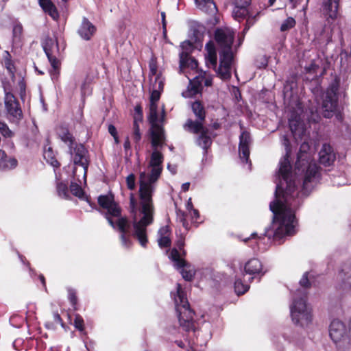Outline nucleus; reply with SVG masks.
I'll return each instance as SVG.
<instances>
[{
  "label": "nucleus",
  "instance_id": "nucleus-1",
  "mask_svg": "<svg viewBox=\"0 0 351 351\" xmlns=\"http://www.w3.org/2000/svg\"><path fill=\"white\" fill-rule=\"evenodd\" d=\"M286 154L280 162L279 183L276 189V199L269 204L274 214L271 230L266 231V236L279 241L287 235L295 233V219L294 210L301 204V198L293 178L291 166L289 160L290 151L289 140L283 136Z\"/></svg>",
  "mask_w": 351,
  "mask_h": 351
},
{
  "label": "nucleus",
  "instance_id": "nucleus-2",
  "mask_svg": "<svg viewBox=\"0 0 351 351\" xmlns=\"http://www.w3.org/2000/svg\"><path fill=\"white\" fill-rule=\"evenodd\" d=\"M165 139L164 130H162V136L158 144L155 146L152 144L154 151L151 154L148 165L151 168V171L150 173L143 171L139 175L140 212L143 216L139 221H137L136 217L134 218L132 228L126 218L121 217L117 220V226L122 233L121 239L125 247H129L130 245V240L125 236V234L130 232L141 246L145 247L147 243L146 228L153 222L154 212L152 196L156 189V182L162 171L163 155L157 149L163 145Z\"/></svg>",
  "mask_w": 351,
  "mask_h": 351
},
{
  "label": "nucleus",
  "instance_id": "nucleus-3",
  "mask_svg": "<svg viewBox=\"0 0 351 351\" xmlns=\"http://www.w3.org/2000/svg\"><path fill=\"white\" fill-rule=\"evenodd\" d=\"M234 33L230 28H217L215 32V40L219 49V66L218 75L223 80L231 77V65L233 60L232 46Z\"/></svg>",
  "mask_w": 351,
  "mask_h": 351
},
{
  "label": "nucleus",
  "instance_id": "nucleus-4",
  "mask_svg": "<svg viewBox=\"0 0 351 351\" xmlns=\"http://www.w3.org/2000/svg\"><path fill=\"white\" fill-rule=\"evenodd\" d=\"M191 108L197 120L188 119L184 124V128L189 132L197 134V144L206 150L212 143L213 134L210 132V129L205 127L203 123L205 120L204 108L199 101L193 102Z\"/></svg>",
  "mask_w": 351,
  "mask_h": 351
},
{
  "label": "nucleus",
  "instance_id": "nucleus-5",
  "mask_svg": "<svg viewBox=\"0 0 351 351\" xmlns=\"http://www.w3.org/2000/svg\"><path fill=\"white\" fill-rule=\"evenodd\" d=\"M309 149L310 145L308 143H302L295 162V167L298 169L303 171L307 167L302 187V193L305 195L309 194L319 178V167L311 160L310 155L308 154Z\"/></svg>",
  "mask_w": 351,
  "mask_h": 351
},
{
  "label": "nucleus",
  "instance_id": "nucleus-6",
  "mask_svg": "<svg viewBox=\"0 0 351 351\" xmlns=\"http://www.w3.org/2000/svg\"><path fill=\"white\" fill-rule=\"evenodd\" d=\"M153 90L150 97L149 113L148 120L151 124V136L152 143L154 146L158 144L162 136V130L163 128L159 125V117L157 112L156 102L159 100L160 91L163 89V82L158 77H156L155 81L152 84Z\"/></svg>",
  "mask_w": 351,
  "mask_h": 351
},
{
  "label": "nucleus",
  "instance_id": "nucleus-7",
  "mask_svg": "<svg viewBox=\"0 0 351 351\" xmlns=\"http://www.w3.org/2000/svg\"><path fill=\"white\" fill-rule=\"evenodd\" d=\"M174 300L180 326L186 331L195 330L194 312L191 309L186 293L180 284L177 285V292Z\"/></svg>",
  "mask_w": 351,
  "mask_h": 351
},
{
  "label": "nucleus",
  "instance_id": "nucleus-8",
  "mask_svg": "<svg viewBox=\"0 0 351 351\" xmlns=\"http://www.w3.org/2000/svg\"><path fill=\"white\" fill-rule=\"evenodd\" d=\"M291 315L294 324L302 327L308 326L312 320L311 311L306 306L303 298L298 301L294 299L291 306Z\"/></svg>",
  "mask_w": 351,
  "mask_h": 351
},
{
  "label": "nucleus",
  "instance_id": "nucleus-9",
  "mask_svg": "<svg viewBox=\"0 0 351 351\" xmlns=\"http://www.w3.org/2000/svg\"><path fill=\"white\" fill-rule=\"evenodd\" d=\"M43 47L53 69L51 71L52 79L58 78L60 63L56 58V56L59 52L57 40L56 39L47 37L43 42Z\"/></svg>",
  "mask_w": 351,
  "mask_h": 351
},
{
  "label": "nucleus",
  "instance_id": "nucleus-10",
  "mask_svg": "<svg viewBox=\"0 0 351 351\" xmlns=\"http://www.w3.org/2000/svg\"><path fill=\"white\" fill-rule=\"evenodd\" d=\"M339 85L333 83L326 91L322 101L323 114L326 118H330L337 111L338 106L337 92Z\"/></svg>",
  "mask_w": 351,
  "mask_h": 351
},
{
  "label": "nucleus",
  "instance_id": "nucleus-11",
  "mask_svg": "<svg viewBox=\"0 0 351 351\" xmlns=\"http://www.w3.org/2000/svg\"><path fill=\"white\" fill-rule=\"evenodd\" d=\"M314 38L313 43L315 46H326L332 40V29L327 23H315L313 25Z\"/></svg>",
  "mask_w": 351,
  "mask_h": 351
},
{
  "label": "nucleus",
  "instance_id": "nucleus-12",
  "mask_svg": "<svg viewBox=\"0 0 351 351\" xmlns=\"http://www.w3.org/2000/svg\"><path fill=\"white\" fill-rule=\"evenodd\" d=\"M73 163L75 165L80 166L83 168L84 176L86 175L89 165L88 151L82 144H75L69 149Z\"/></svg>",
  "mask_w": 351,
  "mask_h": 351
},
{
  "label": "nucleus",
  "instance_id": "nucleus-13",
  "mask_svg": "<svg viewBox=\"0 0 351 351\" xmlns=\"http://www.w3.org/2000/svg\"><path fill=\"white\" fill-rule=\"evenodd\" d=\"M170 258L175 263V266L177 268H182L180 273L183 278L187 281L191 280L195 275V271L190 268V265L184 259L180 258L178 249L173 248L171 250Z\"/></svg>",
  "mask_w": 351,
  "mask_h": 351
},
{
  "label": "nucleus",
  "instance_id": "nucleus-14",
  "mask_svg": "<svg viewBox=\"0 0 351 351\" xmlns=\"http://www.w3.org/2000/svg\"><path fill=\"white\" fill-rule=\"evenodd\" d=\"M204 84L206 86L212 85V78L202 76L196 77L193 81H191L188 87V91L184 93L186 97H193L199 93L202 90V84Z\"/></svg>",
  "mask_w": 351,
  "mask_h": 351
},
{
  "label": "nucleus",
  "instance_id": "nucleus-15",
  "mask_svg": "<svg viewBox=\"0 0 351 351\" xmlns=\"http://www.w3.org/2000/svg\"><path fill=\"white\" fill-rule=\"evenodd\" d=\"M290 130L295 140L302 139L306 130L299 115L292 113L289 119Z\"/></svg>",
  "mask_w": 351,
  "mask_h": 351
},
{
  "label": "nucleus",
  "instance_id": "nucleus-16",
  "mask_svg": "<svg viewBox=\"0 0 351 351\" xmlns=\"http://www.w3.org/2000/svg\"><path fill=\"white\" fill-rule=\"evenodd\" d=\"M346 327L343 323L338 319H334L329 327V335L332 340L337 344L344 339Z\"/></svg>",
  "mask_w": 351,
  "mask_h": 351
},
{
  "label": "nucleus",
  "instance_id": "nucleus-17",
  "mask_svg": "<svg viewBox=\"0 0 351 351\" xmlns=\"http://www.w3.org/2000/svg\"><path fill=\"white\" fill-rule=\"evenodd\" d=\"M99 204L104 208L106 209L108 214L118 217L121 210L117 204L114 202L112 195H101L98 197Z\"/></svg>",
  "mask_w": 351,
  "mask_h": 351
},
{
  "label": "nucleus",
  "instance_id": "nucleus-18",
  "mask_svg": "<svg viewBox=\"0 0 351 351\" xmlns=\"http://www.w3.org/2000/svg\"><path fill=\"white\" fill-rule=\"evenodd\" d=\"M5 106L8 112L11 116L15 118H20L21 117L22 111L19 108V104L14 95L10 92L5 91Z\"/></svg>",
  "mask_w": 351,
  "mask_h": 351
},
{
  "label": "nucleus",
  "instance_id": "nucleus-19",
  "mask_svg": "<svg viewBox=\"0 0 351 351\" xmlns=\"http://www.w3.org/2000/svg\"><path fill=\"white\" fill-rule=\"evenodd\" d=\"M251 0H234V8L232 10V16L240 21L249 14V5Z\"/></svg>",
  "mask_w": 351,
  "mask_h": 351
},
{
  "label": "nucleus",
  "instance_id": "nucleus-20",
  "mask_svg": "<svg viewBox=\"0 0 351 351\" xmlns=\"http://www.w3.org/2000/svg\"><path fill=\"white\" fill-rule=\"evenodd\" d=\"M240 142H239V156L241 160L244 162H247L249 156H250V149L249 146L251 143V138L250 133L246 131L242 132L240 135Z\"/></svg>",
  "mask_w": 351,
  "mask_h": 351
},
{
  "label": "nucleus",
  "instance_id": "nucleus-21",
  "mask_svg": "<svg viewBox=\"0 0 351 351\" xmlns=\"http://www.w3.org/2000/svg\"><path fill=\"white\" fill-rule=\"evenodd\" d=\"M96 32L95 26L88 19L84 17L81 25L78 29L80 37L86 40H89Z\"/></svg>",
  "mask_w": 351,
  "mask_h": 351
},
{
  "label": "nucleus",
  "instance_id": "nucleus-22",
  "mask_svg": "<svg viewBox=\"0 0 351 351\" xmlns=\"http://www.w3.org/2000/svg\"><path fill=\"white\" fill-rule=\"evenodd\" d=\"M319 162L327 167L331 165L335 160V155L330 145L324 144L319 153Z\"/></svg>",
  "mask_w": 351,
  "mask_h": 351
},
{
  "label": "nucleus",
  "instance_id": "nucleus-23",
  "mask_svg": "<svg viewBox=\"0 0 351 351\" xmlns=\"http://www.w3.org/2000/svg\"><path fill=\"white\" fill-rule=\"evenodd\" d=\"M323 14L331 19H335L337 15L338 0H323Z\"/></svg>",
  "mask_w": 351,
  "mask_h": 351
},
{
  "label": "nucleus",
  "instance_id": "nucleus-24",
  "mask_svg": "<svg viewBox=\"0 0 351 351\" xmlns=\"http://www.w3.org/2000/svg\"><path fill=\"white\" fill-rule=\"evenodd\" d=\"M57 134L61 141L69 147V149L76 144L75 143V138L66 128L63 126L59 127L57 130Z\"/></svg>",
  "mask_w": 351,
  "mask_h": 351
},
{
  "label": "nucleus",
  "instance_id": "nucleus-25",
  "mask_svg": "<svg viewBox=\"0 0 351 351\" xmlns=\"http://www.w3.org/2000/svg\"><path fill=\"white\" fill-rule=\"evenodd\" d=\"M340 277L343 282V289L351 293V265H346L343 266Z\"/></svg>",
  "mask_w": 351,
  "mask_h": 351
},
{
  "label": "nucleus",
  "instance_id": "nucleus-26",
  "mask_svg": "<svg viewBox=\"0 0 351 351\" xmlns=\"http://www.w3.org/2000/svg\"><path fill=\"white\" fill-rule=\"evenodd\" d=\"M263 265L256 258L250 260L245 265V271L250 275L258 274L262 271Z\"/></svg>",
  "mask_w": 351,
  "mask_h": 351
},
{
  "label": "nucleus",
  "instance_id": "nucleus-27",
  "mask_svg": "<svg viewBox=\"0 0 351 351\" xmlns=\"http://www.w3.org/2000/svg\"><path fill=\"white\" fill-rule=\"evenodd\" d=\"M180 65L181 69L186 67L195 69L197 67V62L189 56L187 52L182 51L180 54Z\"/></svg>",
  "mask_w": 351,
  "mask_h": 351
},
{
  "label": "nucleus",
  "instance_id": "nucleus-28",
  "mask_svg": "<svg viewBox=\"0 0 351 351\" xmlns=\"http://www.w3.org/2000/svg\"><path fill=\"white\" fill-rule=\"evenodd\" d=\"M40 5L45 12H47L53 19L58 18L56 6L50 0H39Z\"/></svg>",
  "mask_w": 351,
  "mask_h": 351
},
{
  "label": "nucleus",
  "instance_id": "nucleus-29",
  "mask_svg": "<svg viewBox=\"0 0 351 351\" xmlns=\"http://www.w3.org/2000/svg\"><path fill=\"white\" fill-rule=\"evenodd\" d=\"M195 3L198 8L205 12L213 14L217 10L213 0H195Z\"/></svg>",
  "mask_w": 351,
  "mask_h": 351
},
{
  "label": "nucleus",
  "instance_id": "nucleus-30",
  "mask_svg": "<svg viewBox=\"0 0 351 351\" xmlns=\"http://www.w3.org/2000/svg\"><path fill=\"white\" fill-rule=\"evenodd\" d=\"M207 56L206 57V64L208 66H212L215 69L217 66V53L215 49L213 46L209 47L207 45Z\"/></svg>",
  "mask_w": 351,
  "mask_h": 351
},
{
  "label": "nucleus",
  "instance_id": "nucleus-31",
  "mask_svg": "<svg viewBox=\"0 0 351 351\" xmlns=\"http://www.w3.org/2000/svg\"><path fill=\"white\" fill-rule=\"evenodd\" d=\"M43 156L45 159L53 167H57L60 165L58 160L55 158L53 150L51 147L45 149Z\"/></svg>",
  "mask_w": 351,
  "mask_h": 351
},
{
  "label": "nucleus",
  "instance_id": "nucleus-32",
  "mask_svg": "<svg viewBox=\"0 0 351 351\" xmlns=\"http://www.w3.org/2000/svg\"><path fill=\"white\" fill-rule=\"evenodd\" d=\"M17 160L14 158H8L7 156L4 160L0 161V169L7 170L15 168Z\"/></svg>",
  "mask_w": 351,
  "mask_h": 351
},
{
  "label": "nucleus",
  "instance_id": "nucleus-33",
  "mask_svg": "<svg viewBox=\"0 0 351 351\" xmlns=\"http://www.w3.org/2000/svg\"><path fill=\"white\" fill-rule=\"evenodd\" d=\"M12 33L14 42L16 43H19L23 33L22 25L21 24H16L13 27Z\"/></svg>",
  "mask_w": 351,
  "mask_h": 351
},
{
  "label": "nucleus",
  "instance_id": "nucleus-34",
  "mask_svg": "<svg viewBox=\"0 0 351 351\" xmlns=\"http://www.w3.org/2000/svg\"><path fill=\"white\" fill-rule=\"evenodd\" d=\"M295 25V21L292 17H288L285 21H283L280 26V31L285 32L293 28Z\"/></svg>",
  "mask_w": 351,
  "mask_h": 351
},
{
  "label": "nucleus",
  "instance_id": "nucleus-35",
  "mask_svg": "<svg viewBox=\"0 0 351 351\" xmlns=\"http://www.w3.org/2000/svg\"><path fill=\"white\" fill-rule=\"evenodd\" d=\"M235 291L238 295L245 293L249 289L247 285H244L241 280H237L234 282Z\"/></svg>",
  "mask_w": 351,
  "mask_h": 351
},
{
  "label": "nucleus",
  "instance_id": "nucleus-36",
  "mask_svg": "<svg viewBox=\"0 0 351 351\" xmlns=\"http://www.w3.org/2000/svg\"><path fill=\"white\" fill-rule=\"evenodd\" d=\"M258 15V13H257L256 15H253L252 14H251L250 10H249V14L246 15V16L244 18H247L245 27L243 30L244 32L247 31L250 28V27L255 23Z\"/></svg>",
  "mask_w": 351,
  "mask_h": 351
},
{
  "label": "nucleus",
  "instance_id": "nucleus-37",
  "mask_svg": "<svg viewBox=\"0 0 351 351\" xmlns=\"http://www.w3.org/2000/svg\"><path fill=\"white\" fill-rule=\"evenodd\" d=\"M57 192L59 196L66 197L68 196L67 185L63 182L57 184Z\"/></svg>",
  "mask_w": 351,
  "mask_h": 351
},
{
  "label": "nucleus",
  "instance_id": "nucleus-38",
  "mask_svg": "<svg viewBox=\"0 0 351 351\" xmlns=\"http://www.w3.org/2000/svg\"><path fill=\"white\" fill-rule=\"evenodd\" d=\"M70 191L74 195L79 197H82L84 195V191H82L81 186L76 183L71 184Z\"/></svg>",
  "mask_w": 351,
  "mask_h": 351
},
{
  "label": "nucleus",
  "instance_id": "nucleus-39",
  "mask_svg": "<svg viewBox=\"0 0 351 351\" xmlns=\"http://www.w3.org/2000/svg\"><path fill=\"white\" fill-rule=\"evenodd\" d=\"M158 243L160 247H170L171 241L169 237H158Z\"/></svg>",
  "mask_w": 351,
  "mask_h": 351
},
{
  "label": "nucleus",
  "instance_id": "nucleus-40",
  "mask_svg": "<svg viewBox=\"0 0 351 351\" xmlns=\"http://www.w3.org/2000/svg\"><path fill=\"white\" fill-rule=\"evenodd\" d=\"M0 132L5 137H11L12 136V131L9 129L6 123L0 122Z\"/></svg>",
  "mask_w": 351,
  "mask_h": 351
},
{
  "label": "nucleus",
  "instance_id": "nucleus-41",
  "mask_svg": "<svg viewBox=\"0 0 351 351\" xmlns=\"http://www.w3.org/2000/svg\"><path fill=\"white\" fill-rule=\"evenodd\" d=\"M127 186L129 189L133 190L135 188V176L130 174L126 178Z\"/></svg>",
  "mask_w": 351,
  "mask_h": 351
},
{
  "label": "nucleus",
  "instance_id": "nucleus-42",
  "mask_svg": "<svg viewBox=\"0 0 351 351\" xmlns=\"http://www.w3.org/2000/svg\"><path fill=\"white\" fill-rule=\"evenodd\" d=\"M74 325L75 328H77L78 330L81 331L84 330V321L79 315H77L75 316V318L74 319Z\"/></svg>",
  "mask_w": 351,
  "mask_h": 351
},
{
  "label": "nucleus",
  "instance_id": "nucleus-43",
  "mask_svg": "<svg viewBox=\"0 0 351 351\" xmlns=\"http://www.w3.org/2000/svg\"><path fill=\"white\" fill-rule=\"evenodd\" d=\"M307 276H308V273L307 272L304 273V275L302 276V278L300 280V285H301V287H302L303 288H305V289L308 288L311 286V284L309 282Z\"/></svg>",
  "mask_w": 351,
  "mask_h": 351
},
{
  "label": "nucleus",
  "instance_id": "nucleus-44",
  "mask_svg": "<svg viewBox=\"0 0 351 351\" xmlns=\"http://www.w3.org/2000/svg\"><path fill=\"white\" fill-rule=\"evenodd\" d=\"M158 237H169L171 232H170V229H169V226H165L162 227L158 230Z\"/></svg>",
  "mask_w": 351,
  "mask_h": 351
},
{
  "label": "nucleus",
  "instance_id": "nucleus-45",
  "mask_svg": "<svg viewBox=\"0 0 351 351\" xmlns=\"http://www.w3.org/2000/svg\"><path fill=\"white\" fill-rule=\"evenodd\" d=\"M5 66L12 78L14 77V67L10 61L5 62Z\"/></svg>",
  "mask_w": 351,
  "mask_h": 351
},
{
  "label": "nucleus",
  "instance_id": "nucleus-46",
  "mask_svg": "<svg viewBox=\"0 0 351 351\" xmlns=\"http://www.w3.org/2000/svg\"><path fill=\"white\" fill-rule=\"evenodd\" d=\"M69 300H70L71 302L72 303V304L75 305V304L77 302V298L75 295V293L74 291L70 290L69 293Z\"/></svg>",
  "mask_w": 351,
  "mask_h": 351
},
{
  "label": "nucleus",
  "instance_id": "nucleus-47",
  "mask_svg": "<svg viewBox=\"0 0 351 351\" xmlns=\"http://www.w3.org/2000/svg\"><path fill=\"white\" fill-rule=\"evenodd\" d=\"M53 317L56 324H60L62 326L64 325L62 320L58 313H54L53 315Z\"/></svg>",
  "mask_w": 351,
  "mask_h": 351
},
{
  "label": "nucleus",
  "instance_id": "nucleus-48",
  "mask_svg": "<svg viewBox=\"0 0 351 351\" xmlns=\"http://www.w3.org/2000/svg\"><path fill=\"white\" fill-rule=\"evenodd\" d=\"M133 138L136 143H138L141 138V134L140 131H134L133 132Z\"/></svg>",
  "mask_w": 351,
  "mask_h": 351
},
{
  "label": "nucleus",
  "instance_id": "nucleus-49",
  "mask_svg": "<svg viewBox=\"0 0 351 351\" xmlns=\"http://www.w3.org/2000/svg\"><path fill=\"white\" fill-rule=\"evenodd\" d=\"M108 132L112 136H116V134H117V131L116 128L113 125H112V124H110L108 125Z\"/></svg>",
  "mask_w": 351,
  "mask_h": 351
},
{
  "label": "nucleus",
  "instance_id": "nucleus-50",
  "mask_svg": "<svg viewBox=\"0 0 351 351\" xmlns=\"http://www.w3.org/2000/svg\"><path fill=\"white\" fill-rule=\"evenodd\" d=\"M161 17H162V28L164 33L166 32V26H167V22L165 19V13L162 12L161 13Z\"/></svg>",
  "mask_w": 351,
  "mask_h": 351
},
{
  "label": "nucleus",
  "instance_id": "nucleus-51",
  "mask_svg": "<svg viewBox=\"0 0 351 351\" xmlns=\"http://www.w3.org/2000/svg\"><path fill=\"white\" fill-rule=\"evenodd\" d=\"M177 247L178 250H183V254H185V251L183 250L184 245V241L182 239L179 240L177 242Z\"/></svg>",
  "mask_w": 351,
  "mask_h": 351
},
{
  "label": "nucleus",
  "instance_id": "nucleus-52",
  "mask_svg": "<svg viewBox=\"0 0 351 351\" xmlns=\"http://www.w3.org/2000/svg\"><path fill=\"white\" fill-rule=\"evenodd\" d=\"M317 67H318V66H317V65H316V64H314V63H312L309 66H308V67L306 66V70L307 71V72H309V73H311V72H315V71L316 68H317Z\"/></svg>",
  "mask_w": 351,
  "mask_h": 351
},
{
  "label": "nucleus",
  "instance_id": "nucleus-53",
  "mask_svg": "<svg viewBox=\"0 0 351 351\" xmlns=\"http://www.w3.org/2000/svg\"><path fill=\"white\" fill-rule=\"evenodd\" d=\"M124 148H125V150L127 151L128 149H130L131 146H130V140H129V138L127 137L125 142H124Z\"/></svg>",
  "mask_w": 351,
  "mask_h": 351
},
{
  "label": "nucleus",
  "instance_id": "nucleus-54",
  "mask_svg": "<svg viewBox=\"0 0 351 351\" xmlns=\"http://www.w3.org/2000/svg\"><path fill=\"white\" fill-rule=\"evenodd\" d=\"M130 204L131 206H132V208L134 209L136 207V202L133 194L130 195Z\"/></svg>",
  "mask_w": 351,
  "mask_h": 351
},
{
  "label": "nucleus",
  "instance_id": "nucleus-55",
  "mask_svg": "<svg viewBox=\"0 0 351 351\" xmlns=\"http://www.w3.org/2000/svg\"><path fill=\"white\" fill-rule=\"evenodd\" d=\"M189 186H190V183L189 182H186V183H184L182 185V189L184 191H186L189 190Z\"/></svg>",
  "mask_w": 351,
  "mask_h": 351
},
{
  "label": "nucleus",
  "instance_id": "nucleus-56",
  "mask_svg": "<svg viewBox=\"0 0 351 351\" xmlns=\"http://www.w3.org/2000/svg\"><path fill=\"white\" fill-rule=\"evenodd\" d=\"M133 130L134 131H140L139 125L138 124L137 121L135 119L133 124Z\"/></svg>",
  "mask_w": 351,
  "mask_h": 351
},
{
  "label": "nucleus",
  "instance_id": "nucleus-57",
  "mask_svg": "<svg viewBox=\"0 0 351 351\" xmlns=\"http://www.w3.org/2000/svg\"><path fill=\"white\" fill-rule=\"evenodd\" d=\"M180 221L182 222V225L184 226H186L187 222L184 218V213H182V215L180 217Z\"/></svg>",
  "mask_w": 351,
  "mask_h": 351
},
{
  "label": "nucleus",
  "instance_id": "nucleus-58",
  "mask_svg": "<svg viewBox=\"0 0 351 351\" xmlns=\"http://www.w3.org/2000/svg\"><path fill=\"white\" fill-rule=\"evenodd\" d=\"M186 208L189 210H192L193 209H194L191 199L189 200L187 203Z\"/></svg>",
  "mask_w": 351,
  "mask_h": 351
},
{
  "label": "nucleus",
  "instance_id": "nucleus-59",
  "mask_svg": "<svg viewBox=\"0 0 351 351\" xmlns=\"http://www.w3.org/2000/svg\"><path fill=\"white\" fill-rule=\"evenodd\" d=\"M6 157V154L4 151L0 149V161L4 160V158Z\"/></svg>",
  "mask_w": 351,
  "mask_h": 351
},
{
  "label": "nucleus",
  "instance_id": "nucleus-60",
  "mask_svg": "<svg viewBox=\"0 0 351 351\" xmlns=\"http://www.w3.org/2000/svg\"><path fill=\"white\" fill-rule=\"evenodd\" d=\"M192 215L193 217H195V218H197L199 217V213L197 211V210L196 209H193L192 210Z\"/></svg>",
  "mask_w": 351,
  "mask_h": 351
},
{
  "label": "nucleus",
  "instance_id": "nucleus-61",
  "mask_svg": "<svg viewBox=\"0 0 351 351\" xmlns=\"http://www.w3.org/2000/svg\"><path fill=\"white\" fill-rule=\"evenodd\" d=\"M219 127H220V125L217 122L214 123L211 125V128L213 129V130H217V129L219 128Z\"/></svg>",
  "mask_w": 351,
  "mask_h": 351
},
{
  "label": "nucleus",
  "instance_id": "nucleus-62",
  "mask_svg": "<svg viewBox=\"0 0 351 351\" xmlns=\"http://www.w3.org/2000/svg\"><path fill=\"white\" fill-rule=\"evenodd\" d=\"M182 47L183 48H185V47H191V43H190V42H189V41H185V42L182 43Z\"/></svg>",
  "mask_w": 351,
  "mask_h": 351
},
{
  "label": "nucleus",
  "instance_id": "nucleus-63",
  "mask_svg": "<svg viewBox=\"0 0 351 351\" xmlns=\"http://www.w3.org/2000/svg\"><path fill=\"white\" fill-rule=\"evenodd\" d=\"M106 218L109 222V223L110 224V226L113 228L115 227V225H114V221L112 220V219L110 217H109L108 216H106Z\"/></svg>",
  "mask_w": 351,
  "mask_h": 351
},
{
  "label": "nucleus",
  "instance_id": "nucleus-64",
  "mask_svg": "<svg viewBox=\"0 0 351 351\" xmlns=\"http://www.w3.org/2000/svg\"><path fill=\"white\" fill-rule=\"evenodd\" d=\"M39 278H40V281H41L42 284H43L44 286H45V277H44L43 275H40V276H39Z\"/></svg>",
  "mask_w": 351,
  "mask_h": 351
}]
</instances>
